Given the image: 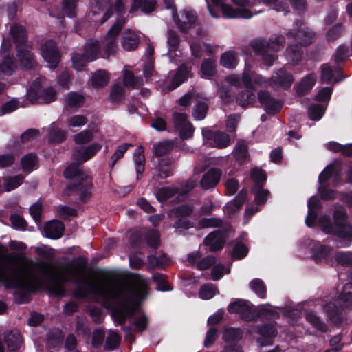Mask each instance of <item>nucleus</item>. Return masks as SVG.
<instances>
[{"label":"nucleus","mask_w":352,"mask_h":352,"mask_svg":"<svg viewBox=\"0 0 352 352\" xmlns=\"http://www.w3.org/2000/svg\"><path fill=\"white\" fill-rule=\"evenodd\" d=\"M321 69V80L323 82L330 83L331 81L338 82L341 80V78L334 76L333 72L339 73L338 68L333 70L329 65L324 64L322 65Z\"/></svg>","instance_id":"a18cd8bd"},{"label":"nucleus","mask_w":352,"mask_h":352,"mask_svg":"<svg viewBox=\"0 0 352 352\" xmlns=\"http://www.w3.org/2000/svg\"><path fill=\"white\" fill-rule=\"evenodd\" d=\"M247 192L245 190H242L237 195L235 199L228 203L223 208V211L226 214L231 216L235 212L239 210L241 206L243 204L246 199Z\"/></svg>","instance_id":"c756f323"},{"label":"nucleus","mask_w":352,"mask_h":352,"mask_svg":"<svg viewBox=\"0 0 352 352\" xmlns=\"http://www.w3.org/2000/svg\"><path fill=\"white\" fill-rule=\"evenodd\" d=\"M132 5L130 12H133L138 8L144 13H150L154 10L156 5V0H132Z\"/></svg>","instance_id":"72a5a7b5"},{"label":"nucleus","mask_w":352,"mask_h":352,"mask_svg":"<svg viewBox=\"0 0 352 352\" xmlns=\"http://www.w3.org/2000/svg\"><path fill=\"white\" fill-rule=\"evenodd\" d=\"M3 258L8 262L5 265L0 261V283L8 288L35 291L41 288L45 280L48 279L49 289L57 296H64L63 285L67 281L78 283L82 274V266L74 261L53 267L34 261L23 252L11 253Z\"/></svg>","instance_id":"f257e3e1"},{"label":"nucleus","mask_w":352,"mask_h":352,"mask_svg":"<svg viewBox=\"0 0 352 352\" xmlns=\"http://www.w3.org/2000/svg\"><path fill=\"white\" fill-rule=\"evenodd\" d=\"M172 120L182 138L188 139L193 135L194 129L191 123L188 121L185 113L175 112L173 114Z\"/></svg>","instance_id":"6ab92c4d"},{"label":"nucleus","mask_w":352,"mask_h":352,"mask_svg":"<svg viewBox=\"0 0 352 352\" xmlns=\"http://www.w3.org/2000/svg\"><path fill=\"white\" fill-rule=\"evenodd\" d=\"M21 168L24 172L30 173L38 167V160L36 155L29 153L21 160Z\"/></svg>","instance_id":"58836bf2"},{"label":"nucleus","mask_w":352,"mask_h":352,"mask_svg":"<svg viewBox=\"0 0 352 352\" xmlns=\"http://www.w3.org/2000/svg\"><path fill=\"white\" fill-rule=\"evenodd\" d=\"M41 53L43 59L49 64L50 67H56L60 56L56 43L53 41L50 40L45 42L41 46Z\"/></svg>","instance_id":"a211bd4d"},{"label":"nucleus","mask_w":352,"mask_h":352,"mask_svg":"<svg viewBox=\"0 0 352 352\" xmlns=\"http://www.w3.org/2000/svg\"><path fill=\"white\" fill-rule=\"evenodd\" d=\"M102 147L101 144L95 142L88 146L75 149L73 152V157L78 163L85 162L95 156Z\"/></svg>","instance_id":"412c9836"},{"label":"nucleus","mask_w":352,"mask_h":352,"mask_svg":"<svg viewBox=\"0 0 352 352\" xmlns=\"http://www.w3.org/2000/svg\"><path fill=\"white\" fill-rule=\"evenodd\" d=\"M43 78H37L30 85L27 92V99L31 103H51L56 100L57 93L52 87L43 86Z\"/></svg>","instance_id":"1a4fd4ad"},{"label":"nucleus","mask_w":352,"mask_h":352,"mask_svg":"<svg viewBox=\"0 0 352 352\" xmlns=\"http://www.w3.org/2000/svg\"><path fill=\"white\" fill-rule=\"evenodd\" d=\"M64 230L63 223L58 220H53L45 224L44 233L46 237L58 239L63 235Z\"/></svg>","instance_id":"cd10ccee"},{"label":"nucleus","mask_w":352,"mask_h":352,"mask_svg":"<svg viewBox=\"0 0 352 352\" xmlns=\"http://www.w3.org/2000/svg\"><path fill=\"white\" fill-rule=\"evenodd\" d=\"M91 292L105 300H115L111 316L115 322L123 324L127 317L138 308V301L144 298L148 290V283L140 275L133 277L132 283L122 280H104L89 285Z\"/></svg>","instance_id":"f03ea898"},{"label":"nucleus","mask_w":352,"mask_h":352,"mask_svg":"<svg viewBox=\"0 0 352 352\" xmlns=\"http://www.w3.org/2000/svg\"><path fill=\"white\" fill-rule=\"evenodd\" d=\"M64 175L66 178L74 179L73 184L68 186L65 189V192L69 190H76L79 192L80 199L83 201L90 197L91 179L88 175L82 172L80 164L73 163L69 165L65 169Z\"/></svg>","instance_id":"39448f33"},{"label":"nucleus","mask_w":352,"mask_h":352,"mask_svg":"<svg viewBox=\"0 0 352 352\" xmlns=\"http://www.w3.org/2000/svg\"><path fill=\"white\" fill-rule=\"evenodd\" d=\"M192 212V207L190 205H182L173 209L169 216L170 218H186Z\"/></svg>","instance_id":"603ef678"},{"label":"nucleus","mask_w":352,"mask_h":352,"mask_svg":"<svg viewBox=\"0 0 352 352\" xmlns=\"http://www.w3.org/2000/svg\"><path fill=\"white\" fill-rule=\"evenodd\" d=\"M238 63V56L236 53L233 51L225 52L221 56L220 64L226 68L233 69L236 67Z\"/></svg>","instance_id":"e433bc0d"},{"label":"nucleus","mask_w":352,"mask_h":352,"mask_svg":"<svg viewBox=\"0 0 352 352\" xmlns=\"http://www.w3.org/2000/svg\"><path fill=\"white\" fill-rule=\"evenodd\" d=\"M340 177V168L337 164H331L320 173L318 177L320 183L319 190L322 199L330 200L335 198L334 191L325 188V183L330 179H333L335 185L338 184Z\"/></svg>","instance_id":"f8f14e48"},{"label":"nucleus","mask_w":352,"mask_h":352,"mask_svg":"<svg viewBox=\"0 0 352 352\" xmlns=\"http://www.w3.org/2000/svg\"><path fill=\"white\" fill-rule=\"evenodd\" d=\"M352 305V283H346L336 302H330L324 307L329 320L333 323L342 322L341 309Z\"/></svg>","instance_id":"6e6552de"},{"label":"nucleus","mask_w":352,"mask_h":352,"mask_svg":"<svg viewBox=\"0 0 352 352\" xmlns=\"http://www.w3.org/2000/svg\"><path fill=\"white\" fill-rule=\"evenodd\" d=\"M94 132L89 129L83 130L74 135L76 144L82 145L89 143L94 139Z\"/></svg>","instance_id":"8fccbe9b"},{"label":"nucleus","mask_w":352,"mask_h":352,"mask_svg":"<svg viewBox=\"0 0 352 352\" xmlns=\"http://www.w3.org/2000/svg\"><path fill=\"white\" fill-rule=\"evenodd\" d=\"M153 281L157 284V289L160 291H169L172 288L166 281V276L162 274H153L152 276Z\"/></svg>","instance_id":"69168bd1"},{"label":"nucleus","mask_w":352,"mask_h":352,"mask_svg":"<svg viewBox=\"0 0 352 352\" xmlns=\"http://www.w3.org/2000/svg\"><path fill=\"white\" fill-rule=\"evenodd\" d=\"M287 35L302 45L310 44L314 38V33L307 27L298 23L295 24V27Z\"/></svg>","instance_id":"f3484780"},{"label":"nucleus","mask_w":352,"mask_h":352,"mask_svg":"<svg viewBox=\"0 0 352 352\" xmlns=\"http://www.w3.org/2000/svg\"><path fill=\"white\" fill-rule=\"evenodd\" d=\"M109 80V77L104 70H98L91 77V84L96 88L106 86Z\"/></svg>","instance_id":"37998d69"},{"label":"nucleus","mask_w":352,"mask_h":352,"mask_svg":"<svg viewBox=\"0 0 352 352\" xmlns=\"http://www.w3.org/2000/svg\"><path fill=\"white\" fill-rule=\"evenodd\" d=\"M307 243L316 262L333 264L335 253L332 248L311 240H308Z\"/></svg>","instance_id":"4468645a"},{"label":"nucleus","mask_w":352,"mask_h":352,"mask_svg":"<svg viewBox=\"0 0 352 352\" xmlns=\"http://www.w3.org/2000/svg\"><path fill=\"white\" fill-rule=\"evenodd\" d=\"M109 0H94L91 8V19L95 26H98L107 21L112 15V7H109L105 12Z\"/></svg>","instance_id":"dca6fc26"},{"label":"nucleus","mask_w":352,"mask_h":352,"mask_svg":"<svg viewBox=\"0 0 352 352\" xmlns=\"http://www.w3.org/2000/svg\"><path fill=\"white\" fill-rule=\"evenodd\" d=\"M242 338V332L238 328L225 327L223 331L222 338L226 343L232 344Z\"/></svg>","instance_id":"ea45409f"},{"label":"nucleus","mask_w":352,"mask_h":352,"mask_svg":"<svg viewBox=\"0 0 352 352\" xmlns=\"http://www.w3.org/2000/svg\"><path fill=\"white\" fill-rule=\"evenodd\" d=\"M217 74V62L214 58H206L201 65V76L210 78Z\"/></svg>","instance_id":"473e14b6"},{"label":"nucleus","mask_w":352,"mask_h":352,"mask_svg":"<svg viewBox=\"0 0 352 352\" xmlns=\"http://www.w3.org/2000/svg\"><path fill=\"white\" fill-rule=\"evenodd\" d=\"M258 344L261 346H265L272 344L274 338L277 335V330L272 324H265L258 328Z\"/></svg>","instance_id":"5701e85b"},{"label":"nucleus","mask_w":352,"mask_h":352,"mask_svg":"<svg viewBox=\"0 0 352 352\" xmlns=\"http://www.w3.org/2000/svg\"><path fill=\"white\" fill-rule=\"evenodd\" d=\"M226 242V235L221 232H214L208 234L204 240L206 245L209 246L212 251L223 248Z\"/></svg>","instance_id":"bb28decb"},{"label":"nucleus","mask_w":352,"mask_h":352,"mask_svg":"<svg viewBox=\"0 0 352 352\" xmlns=\"http://www.w3.org/2000/svg\"><path fill=\"white\" fill-rule=\"evenodd\" d=\"M325 110L326 107L322 104H313L309 109V117L312 120L318 121L322 118Z\"/></svg>","instance_id":"680f3d73"},{"label":"nucleus","mask_w":352,"mask_h":352,"mask_svg":"<svg viewBox=\"0 0 352 352\" xmlns=\"http://www.w3.org/2000/svg\"><path fill=\"white\" fill-rule=\"evenodd\" d=\"M173 17L180 30L188 32L189 36L197 35L199 37H204L206 35V30L197 23V17L192 11L184 10L179 16H177L173 11Z\"/></svg>","instance_id":"9d476101"},{"label":"nucleus","mask_w":352,"mask_h":352,"mask_svg":"<svg viewBox=\"0 0 352 352\" xmlns=\"http://www.w3.org/2000/svg\"><path fill=\"white\" fill-rule=\"evenodd\" d=\"M88 122V118L83 115L76 114L70 116L67 120V128L72 130L73 128H80Z\"/></svg>","instance_id":"09e8293b"},{"label":"nucleus","mask_w":352,"mask_h":352,"mask_svg":"<svg viewBox=\"0 0 352 352\" xmlns=\"http://www.w3.org/2000/svg\"><path fill=\"white\" fill-rule=\"evenodd\" d=\"M250 287L251 289L259 297L264 298L266 294V287L263 281L258 278H255L250 281Z\"/></svg>","instance_id":"052dcab7"},{"label":"nucleus","mask_w":352,"mask_h":352,"mask_svg":"<svg viewBox=\"0 0 352 352\" xmlns=\"http://www.w3.org/2000/svg\"><path fill=\"white\" fill-rule=\"evenodd\" d=\"M208 111V105L204 102H197L193 108L192 116L195 119L201 120L204 119Z\"/></svg>","instance_id":"338daca9"},{"label":"nucleus","mask_w":352,"mask_h":352,"mask_svg":"<svg viewBox=\"0 0 352 352\" xmlns=\"http://www.w3.org/2000/svg\"><path fill=\"white\" fill-rule=\"evenodd\" d=\"M264 3L270 6L277 12H283L285 14L289 12V5L287 0H262Z\"/></svg>","instance_id":"0e129e2a"},{"label":"nucleus","mask_w":352,"mask_h":352,"mask_svg":"<svg viewBox=\"0 0 352 352\" xmlns=\"http://www.w3.org/2000/svg\"><path fill=\"white\" fill-rule=\"evenodd\" d=\"M120 342V335L113 331H110L106 339L105 348L109 350L116 349Z\"/></svg>","instance_id":"774afa93"},{"label":"nucleus","mask_w":352,"mask_h":352,"mask_svg":"<svg viewBox=\"0 0 352 352\" xmlns=\"http://www.w3.org/2000/svg\"><path fill=\"white\" fill-rule=\"evenodd\" d=\"M334 223L327 215L320 217L318 223L321 230L327 234L335 237L338 248H347L352 243V226L346 222V212L336 210L333 214Z\"/></svg>","instance_id":"7ed1b4c3"},{"label":"nucleus","mask_w":352,"mask_h":352,"mask_svg":"<svg viewBox=\"0 0 352 352\" xmlns=\"http://www.w3.org/2000/svg\"><path fill=\"white\" fill-rule=\"evenodd\" d=\"M224 17L234 19H250L254 13L249 8H236L234 9L231 6L224 2L220 6Z\"/></svg>","instance_id":"b1692460"},{"label":"nucleus","mask_w":352,"mask_h":352,"mask_svg":"<svg viewBox=\"0 0 352 352\" xmlns=\"http://www.w3.org/2000/svg\"><path fill=\"white\" fill-rule=\"evenodd\" d=\"M316 82V76L314 74H310L305 76L299 84L296 87V91L298 95L303 96L311 91Z\"/></svg>","instance_id":"7c9ffc66"},{"label":"nucleus","mask_w":352,"mask_h":352,"mask_svg":"<svg viewBox=\"0 0 352 352\" xmlns=\"http://www.w3.org/2000/svg\"><path fill=\"white\" fill-rule=\"evenodd\" d=\"M100 52L98 41L91 39L86 43L83 54L87 60L93 61L99 57Z\"/></svg>","instance_id":"2f4dec72"},{"label":"nucleus","mask_w":352,"mask_h":352,"mask_svg":"<svg viewBox=\"0 0 352 352\" xmlns=\"http://www.w3.org/2000/svg\"><path fill=\"white\" fill-rule=\"evenodd\" d=\"M139 43L140 37L135 31L128 29L122 33L121 44L124 50H135L138 47Z\"/></svg>","instance_id":"393cba45"},{"label":"nucleus","mask_w":352,"mask_h":352,"mask_svg":"<svg viewBox=\"0 0 352 352\" xmlns=\"http://www.w3.org/2000/svg\"><path fill=\"white\" fill-rule=\"evenodd\" d=\"M199 38L197 35H194L192 37L190 36L188 38L192 56L195 58H200L202 55V46L199 40L197 39Z\"/></svg>","instance_id":"e2e57ef3"},{"label":"nucleus","mask_w":352,"mask_h":352,"mask_svg":"<svg viewBox=\"0 0 352 352\" xmlns=\"http://www.w3.org/2000/svg\"><path fill=\"white\" fill-rule=\"evenodd\" d=\"M131 146V145L129 144H124L118 146L110 158L109 166L113 168L116 165V162L124 156L126 151Z\"/></svg>","instance_id":"bf43d9fd"},{"label":"nucleus","mask_w":352,"mask_h":352,"mask_svg":"<svg viewBox=\"0 0 352 352\" xmlns=\"http://www.w3.org/2000/svg\"><path fill=\"white\" fill-rule=\"evenodd\" d=\"M226 80L228 83L235 87H239L243 82L246 88L250 89H254L256 86H262L267 83L263 76L255 74L249 66L245 67L241 77L236 74H232L227 76Z\"/></svg>","instance_id":"9b49d317"},{"label":"nucleus","mask_w":352,"mask_h":352,"mask_svg":"<svg viewBox=\"0 0 352 352\" xmlns=\"http://www.w3.org/2000/svg\"><path fill=\"white\" fill-rule=\"evenodd\" d=\"M167 43L168 45V54L170 61H173L172 52H177L179 43V37L175 32L172 30L168 32Z\"/></svg>","instance_id":"3c124183"},{"label":"nucleus","mask_w":352,"mask_h":352,"mask_svg":"<svg viewBox=\"0 0 352 352\" xmlns=\"http://www.w3.org/2000/svg\"><path fill=\"white\" fill-rule=\"evenodd\" d=\"M123 83L125 87L135 89L143 85V80L141 78H135L131 72L125 70L123 74Z\"/></svg>","instance_id":"c03bdc74"},{"label":"nucleus","mask_w":352,"mask_h":352,"mask_svg":"<svg viewBox=\"0 0 352 352\" xmlns=\"http://www.w3.org/2000/svg\"><path fill=\"white\" fill-rule=\"evenodd\" d=\"M221 176V170L217 168H210L204 174L200 182L201 187L208 189L214 187L219 182Z\"/></svg>","instance_id":"a878e982"},{"label":"nucleus","mask_w":352,"mask_h":352,"mask_svg":"<svg viewBox=\"0 0 352 352\" xmlns=\"http://www.w3.org/2000/svg\"><path fill=\"white\" fill-rule=\"evenodd\" d=\"M85 102L84 97L75 92L69 93L65 100V106L69 107H80Z\"/></svg>","instance_id":"49530a36"},{"label":"nucleus","mask_w":352,"mask_h":352,"mask_svg":"<svg viewBox=\"0 0 352 352\" xmlns=\"http://www.w3.org/2000/svg\"><path fill=\"white\" fill-rule=\"evenodd\" d=\"M218 293L216 286L211 283L204 285L199 290V297L204 300H209L213 298Z\"/></svg>","instance_id":"864d4df0"},{"label":"nucleus","mask_w":352,"mask_h":352,"mask_svg":"<svg viewBox=\"0 0 352 352\" xmlns=\"http://www.w3.org/2000/svg\"><path fill=\"white\" fill-rule=\"evenodd\" d=\"M228 310L230 313L239 314L243 320L250 321L255 317L266 316L270 319H276L278 317V314L269 306L263 305L260 308L258 314L253 310L252 305L247 300H237L231 302L228 307Z\"/></svg>","instance_id":"0eeeda50"},{"label":"nucleus","mask_w":352,"mask_h":352,"mask_svg":"<svg viewBox=\"0 0 352 352\" xmlns=\"http://www.w3.org/2000/svg\"><path fill=\"white\" fill-rule=\"evenodd\" d=\"M306 320L318 330L324 331L326 329L325 324L320 319V318L313 311H309L305 316Z\"/></svg>","instance_id":"4d7b16f0"},{"label":"nucleus","mask_w":352,"mask_h":352,"mask_svg":"<svg viewBox=\"0 0 352 352\" xmlns=\"http://www.w3.org/2000/svg\"><path fill=\"white\" fill-rule=\"evenodd\" d=\"M202 135L206 144L212 147L222 149L229 146L230 142V136L222 131H212L209 129H204Z\"/></svg>","instance_id":"2eb2a0df"},{"label":"nucleus","mask_w":352,"mask_h":352,"mask_svg":"<svg viewBox=\"0 0 352 352\" xmlns=\"http://www.w3.org/2000/svg\"><path fill=\"white\" fill-rule=\"evenodd\" d=\"M5 341L10 351H16L22 344V338L18 331L7 333L5 336Z\"/></svg>","instance_id":"c9c22d12"},{"label":"nucleus","mask_w":352,"mask_h":352,"mask_svg":"<svg viewBox=\"0 0 352 352\" xmlns=\"http://www.w3.org/2000/svg\"><path fill=\"white\" fill-rule=\"evenodd\" d=\"M10 38L16 44L17 56L20 60L21 65L25 69L32 68L35 65V59L30 47L25 43L26 37L24 28L19 24L11 25L9 38H3L2 41L1 50L2 54L10 47Z\"/></svg>","instance_id":"20e7f679"},{"label":"nucleus","mask_w":352,"mask_h":352,"mask_svg":"<svg viewBox=\"0 0 352 352\" xmlns=\"http://www.w3.org/2000/svg\"><path fill=\"white\" fill-rule=\"evenodd\" d=\"M308 213L305 219L307 226L312 227L317 218V211L320 208V202L316 197H311L308 202Z\"/></svg>","instance_id":"c85d7f7f"},{"label":"nucleus","mask_w":352,"mask_h":352,"mask_svg":"<svg viewBox=\"0 0 352 352\" xmlns=\"http://www.w3.org/2000/svg\"><path fill=\"white\" fill-rule=\"evenodd\" d=\"M344 266H352V252H338L335 253L333 261Z\"/></svg>","instance_id":"6e6d98bb"},{"label":"nucleus","mask_w":352,"mask_h":352,"mask_svg":"<svg viewBox=\"0 0 352 352\" xmlns=\"http://www.w3.org/2000/svg\"><path fill=\"white\" fill-rule=\"evenodd\" d=\"M255 101V96L250 91H244L240 93L236 98L237 103L245 107L249 104H252Z\"/></svg>","instance_id":"13d9d810"},{"label":"nucleus","mask_w":352,"mask_h":352,"mask_svg":"<svg viewBox=\"0 0 352 352\" xmlns=\"http://www.w3.org/2000/svg\"><path fill=\"white\" fill-rule=\"evenodd\" d=\"M285 37L281 34H272L267 41L262 38H256L250 42L252 49L258 55L261 56L263 62L267 66L272 65L276 56L269 54L267 50L278 52L284 47Z\"/></svg>","instance_id":"423d86ee"},{"label":"nucleus","mask_w":352,"mask_h":352,"mask_svg":"<svg viewBox=\"0 0 352 352\" xmlns=\"http://www.w3.org/2000/svg\"><path fill=\"white\" fill-rule=\"evenodd\" d=\"M125 23L123 18H118L116 22L107 32L105 37L102 41L103 50L106 54L112 55L116 53L118 46L117 43V36L120 34Z\"/></svg>","instance_id":"ddd939ff"},{"label":"nucleus","mask_w":352,"mask_h":352,"mask_svg":"<svg viewBox=\"0 0 352 352\" xmlns=\"http://www.w3.org/2000/svg\"><path fill=\"white\" fill-rule=\"evenodd\" d=\"M189 76V69L185 65L181 66L174 78L172 79L170 84L168 87V90L171 91L179 87Z\"/></svg>","instance_id":"f704fd0d"},{"label":"nucleus","mask_w":352,"mask_h":352,"mask_svg":"<svg viewBox=\"0 0 352 352\" xmlns=\"http://www.w3.org/2000/svg\"><path fill=\"white\" fill-rule=\"evenodd\" d=\"M134 162L138 175L137 178L139 179V175H141L144 170L145 158L142 147L140 146L137 148L134 154Z\"/></svg>","instance_id":"de8ad7c7"},{"label":"nucleus","mask_w":352,"mask_h":352,"mask_svg":"<svg viewBox=\"0 0 352 352\" xmlns=\"http://www.w3.org/2000/svg\"><path fill=\"white\" fill-rule=\"evenodd\" d=\"M24 177L21 175L6 177L3 182V186L6 191H11L19 187Z\"/></svg>","instance_id":"5fc2aeb1"},{"label":"nucleus","mask_w":352,"mask_h":352,"mask_svg":"<svg viewBox=\"0 0 352 352\" xmlns=\"http://www.w3.org/2000/svg\"><path fill=\"white\" fill-rule=\"evenodd\" d=\"M265 80L267 83L264 85L263 87L270 85L272 87H280L284 89H287L292 85L294 78L291 73L287 72L284 69H280L272 76L270 81ZM261 87H263V85Z\"/></svg>","instance_id":"aec40b11"},{"label":"nucleus","mask_w":352,"mask_h":352,"mask_svg":"<svg viewBox=\"0 0 352 352\" xmlns=\"http://www.w3.org/2000/svg\"><path fill=\"white\" fill-rule=\"evenodd\" d=\"M258 96L261 104L268 114L274 115L280 109V102L272 98L269 92L260 91Z\"/></svg>","instance_id":"4be33fe9"},{"label":"nucleus","mask_w":352,"mask_h":352,"mask_svg":"<svg viewBox=\"0 0 352 352\" xmlns=\"http://www.w3.org/2000/svg\"><path fill=\"white\" fill-rule=\"evenodd\" d=\"M66 132L60 129L58 124L53 123L48 129V139L51 142H59L65 139Z\"/></svg>","instance_id":"79ce46f5"},{"label":"nucleus","mask_w":352,"mask_h":352,"mask_svg":"<svg viewBox=\"0 0 352 352\" xmlns=\"http://www.w3.org/2000/svg\"><path fill=\"white\" fill-rule=\"evenodd\" d=\"M302 52L300 47L296 45H289L285 51V56L289 63L297 64L301 58Z\"/></svg>","instance_id":"a19ab883"},{"label":"nucleus","mask_w":352,"mask_h":352,"mask_svg":"<svg viewBox=\"0 0 352 352\" xmlns=\"http://www.w3.org/2000/svg\"><path fill=\"white\" fill-rule=\"evenodd\" d=\"M17 65L13 57L5 56L0 63V75H12L16 70Z\"/></svg>","instance_id":"4c0bfd02"}]
</instances>
